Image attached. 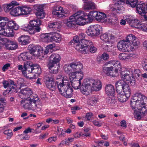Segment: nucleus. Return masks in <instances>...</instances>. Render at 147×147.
I'll return each mask as SVG.
<instances>
[{"instance_id":"39448f33","label":"nucleus","mask_w":147,"mask_h":147,"mask_svg":"<svg viewBox=\"0 0 147 147\" xmlns=\"http://www.w3.org/2000/svg\"><path fill=\"white\" fill-rule=\"evenodd\" d=\"M64 85L58 86V90L60 94L66 98H70L73 95V89L70 86L69 81L68 82H64Z\"/></svg>"},{"instance_id":"20e7f679","label":"nucleus","mask_w":147,"mask_h":147,"mask_svg":"<svg viewBox=\"0 0 147 147\" xmlns=\"http://www.w3.org/2000/svg\"><path fill=\"white\" fill-rule=\"evenodd\" d=\"M39 100L37 96L35 95L32 97V98L25 99L20 101L22 104L25 103L23 105L24 109L29 110H34L37 109V106L36 103L39 102Z\"/></svg>"},{"instance_id":"423d86ee","label":"nucleus","mask_w":147,"mask_h":147,"mask_svg":"<svg viewBox=\"0 0 147 147\" xmlns=\"http://www.w3.org/2000/svg\"><path fill=\"white\" fill-rule=\"evenodd\" d=\"M95 80L92 78L85 79L80 87V90L82 94L87 95L90 94L92 90Z\"/></svg>"},{"instance_id":"393cba45","label":"nucleus","mask_w":147,"mask_h":147,"mask_svg":"<svg viewBox=\"0 0 147 147\" xmlns=\"http://www.w3.org/2000/svg\"><path fill=\"white\" fill-rule=\"evenodd\" d=\"M8 44L5 46L7 49L9 50H14L18 47V45L16 42L10 40L8 41Z\"/></svg>"},{"instance_id":"72a5a7b5","label":"nucleus","mask_w":147,"mask_h":147,"mask_svg":"<svg viewBox=\"0 0 147 147\" xmlns=\"http://www.w3.org/2000/svg\"><path fill=\"white\" fill-rule=\"evenodd\" d=\"M29 24L30 25V26L32 28H39V26L41 24V21L39 20H31Z\"/></svg>"},{"instance_id":"2f4dec72","label":"nucleus","mask_w":147,"mask_h":147,"mask_svg":"<svg viewBox=\"0 0 147 147\" xmlns=\"http://www.w3.org/2000/svg\"><path fill=\"white\" fill-rule=\"evenodd\" d=\"M56 80V81L55 82H56L57 84L58 88V86H61L62 84H63L62 86L64 85L65 84H63L64 82H69V80L64 79L61 76H58L57 77Z\"/></svg>"},{"instance_id":"0eeeda50","label":"nucleus","mask_w":147,"mask_h":147,"mask_svg":"<svg viewBox=\"0 0 147 147\" xmlns=\"http://www.w3.org/2000/svg\"><path fill=\"white\" fill-rule=\"evenodd\" d=\"M38 48V46H35L34 45H29L28 47V49L30 51L21 53L18 57L19 60L20 61H22L30 60V59L32 58L33 56V53L35 52Z\"/></svg>"},{"instance_id":"dca6fc26","label":"nucleus","mask_w":147,"mask_h":147,"mask_svg":"<svg viewBox=\"0 0 147 147\" xmlns=\"http://www.w3.org/2000/svg\"><path fill=\"white\" fill-rule=\"evenodd\" d=\"M61 60L60 57L59 55L57 53L53 54L49 57V64L51 65L57 64Z\"/></svg>"},{"instance_id":"f8f14e48","label":"nucleus","mask_w":147,"mask_h":147,"mask_svg":"<svg viewBox=\"0 0 147 147\" xmlns=\"http://www.w3.org/2000/svg\"><path fill=\"white\" fill-rule=\"evenodd\" d=\"M125 40L127 43H129L133 46H138L139 44L138 39L136 38L134 35L131 34L127 36L126 37V40Z\"/></svg>"},{"instance_id":"09e8293b","label":"nucleus","mask_w":147,"mask_h":147,"mask_svg":"<svg viewBox=\"0 0 147 147\" xmlns=\"http://www.w3.org/2000/svg\"><path fill=\"white\" fill-rule=\"evenodd\" d=\"M120 67H118V68H115V69L113 68L110 76L112 77H116L118 76L119 75L118 70L120 71L121 68Z\"/></svg>"},{"instance_id":"7c9ffc66","label":"nucleus","mask_w":147,"mask_h":147,"mask_svg":"<svg viewBox=\"0 0 147 147\" xmlns=\"http://www.w3.org/2000/svg\"><path fill=\"white\" fill-rule=\"evenodd\" d=\"M49 34H52L53 41L56 42H59L61 40L62 38L60 34L56 32H51Z\"/></svg>"},{"instance_id":"c9c22d12","label":"nucleus","mask_w":147,"mask_h":147,"mask_svg":"<svg viewBox=\"0 0 147 147\" xmlns=\"http://www.w3.org/2000/svg\"><path fill=\"white\" fill-rule=\"evenodd\" d=\"M105 65H107L109 64L110 67H113L114 66L115 68H118V67H121V64L118 61L115 60H111L105 63Z\"/></svg>"},{"instance_id":"5701e85b","label":"nucleus","mask_w":147,"mask_h":147,"mask_svg":"<svg viewBox=\"0 0 147 147\" xmlns=\"http://www.w3.org/2000/svg\"><path fill=\"white\" fill-rule=\"evenodd\" d=\"M29 38L28 36L22 35L18 38V42L23 45H26L29 43Z\"/></svg>"},{"instance_id":"6ab92c4d","label":"nucleus","mask_w":147,"mask_h":147,"mask_svg":"<svg viewBox=\"0 0 147 147\" xmlns=\"http://www.w3.org/2000/svg\"><path fill=\"white\" fill-rule=\"evenodd\" d=\"M19 5L18 3L16 1H13L9 3L4 4L3 6L4 11L7 12L14 7Z\"/></svg>"},{"instance_id":"774afa93","label":"nucleus","mask_w":147,"mask_h":147,"mask_svg":"<svg viewBox=\"0 0 147 147\" xmlns=\"http://www.w3.org/2000/svg\"><path fill=\"white\" fill-rule=\"evenodd\" d=\"M142 66L144 69L147 71V59H144L142 61Z\"/></svg>"},{"instance_id":"13d9d810","label":"nucleus","mask_w":147,"mask_h":147,"mask_svg":"<svg viewBox=\"0 0 147 147\" xmlns=\"http://www.w3.org/2000/svg\"><path fill=\"white\" fill-rule=\"evenodd\" d=\"M44 5H42L36 4L34 6V9L37 11V12L43 11Z\"/></svg>"},{"instance_id":"e433bc0d","label":"nucleus","mask_w":147,"mask_h":147,"mask_svg":"<svg viewBox=\"0 0 147 147\" xmlns=\"http://www.w3.org/2000/svg\"><path fill=\"white\" fill-rule=\"evenodd\" d=\"M21 15L29 14L31 11L30 7L26 6L21 7Z\"/></svg>"},{"instance_id":"c85d7f7f","label":"nucleus","mask_w":147,"mask_h":147,"mask_svg":"<svg viewBox=\"0 0 147 147\" xmlns=\"http://www.w3.org/2000/svg\"><path fill=\"white\" fill-rule=\"evenodd\" d=\"M98 12L97 11H93L90 12L88 15L86 13L85 16L86 17L87 20H88L89 22H90L94 18H96V16L98 15Z\"/></svg>"},{"instance_id":"680f3d73","label":"nucleus","mask_w":147,"mask_h":147,"mask_svg":"<svg viewBox=\"0 0 147 147\" xmlns=\"http://www.w3.org/2000/svg\"><path fill=\"white\" fill-rule=\"evenodd\" d=\"M140 99V102H139L138 105H140V104H146V102H147V98L143 94H142V97Z\"/></svg>"},{"instance_id":"473e14b6","label":"nucleus","mask_w":147,"mask_h":147,"mask_svg":"<svg viewBox=\"0 0 147 147\" xmlns=\"http://www.w3.org/2000/svg\"><path fill=\"white\" fill-rule=\"evenodd\" d=\"M21 7H18L12 9L10 12V14L15 16L21 15Z\"/></svg>"},{"instance_id":"58836bf2","label":"nucleus","mask_w":147,"mask_h":147,"mask_svg":"<svg viewBox=\"0 0 147 147\" xmlns=\"http://www.w3.org/2000/svg\"><path fill=\"white\" fill-rule=\"evenodd\" d=\"M48 27V28H60L62 27V23L60 22H50L49 23Z\"/></svg>"},{"instance_id":"a878e982","label":"nucleus","mask_w":147,"mask_h":147,"mask_svg":"<svg viewBox=\"0 0 147 147\" xmlns=\"http://www.w3.org/2000/svg\"><path fill=\"white\" fill-rule=\"evenodd\" d=\"M70 84L75 89H78L79 88L80 89L81 84V80L78 79H75V78L70 80Z\"/></svg>"},{"instance_id":"6e6d98bb","label":"nucleus","mask_w":147,"mask_h":147,"mask_svg":"<svg viewBox=\"0 0 147 147\" xmlns=\"http://www.w3.org/2000/svg\"><path fill=\"white\" fill-rule=\"evenodd\" d=\"M35 14L37 18L38 19H43L45 18V13L43 11L37 12Z\"/></svg>"},{"instance_id":"ea45409f","label":"nucleus","mask_w":147,"mask_h":147,"mask_svg":"<svg viewBox=\"0 0 147 147\" xmlns=\"http://www.w3.org/2000/svg\"><path fill=\"white\" fill-rule=\"evenodd\" d=\"M49 33H50L45 34L42 38L43 42H48L53 41L52 35V34Z\"/></svg>"},{"instance_id":"f704fd0d","label":"nucleus","mask_w":147,"mask_h":147,"mask_svg":"<svg viewBox=\"0 0 147 147\" xmlns=\"http://www.w3.org/2000/svg\"><path fill=\"white\" fill-rule=\"evenodd\" d=\"M92 90L98 91L100 90L102 87L101 82L100 80H95Z\"/></svg>"},{"instance_id":"a19ab883","label":"nucleus","mask_w":147,"mask_h":147,"mask_svg":"<svg viewBox=\"0 0 147 147\" xmlns=\"http://www.w3.org/2000/svg\"><path fill=\"white\" fill-rule=\"evenodd\" d=\"M132 54L130 53L128 54L125 53H122L120 54L119 56V57L120 59L122 60H126L131 58L132 57Z\"/></svg>"},{"instance_id":"a18cd8bd","label":"nucleus","mask_w":147,"mask_h":147,"mask_svg":"<svg viewBox=\"0 0 147 147\" xmlns=\"http://www.w3.org/2000/svg\"><path fill=\"white\" fill-rule=\"evenodd\" d=\"M126 3L128 6L133 8L135 7L138 3L137 0H126Z\"/></svg>"},{"instance_id":"c756f323","label":"nucleus","mask_w":147,"mask_h":147,"mask_svg":"<svg viewBox=\"0 0 147 147\" xmlns=\"http://www.w3.org/2000/svg\"><path fill=\"white\" fill-rule=\"evenodd\" d=\"M98 15L96 17V20H97L101 22L108 21L106 15L105 13L101 12H98Z\"/></svg>"},{"instance_id":"3c124183","label":"nucleus","mask_w":147,"mask_h":147,"mask_svg":"<svg viewBox=\"0 0 147 147\" xmlns=\"http://www.w3.org/2000/svg\"><path fill=\"white\" fill-rule=\"evenodd\" d=\"M63 68L65 72L67 74L69 73V78L70 77V75L71 73H73V71H72V68H71L70 66L69 65H65L64 67Z\"/></svg>"},{"instance_id":"f3484780","label":"nucleus","mask_w":147,"mask_h":147,"mask_svg":"<svg viewBox=\"0 0 147 147\" xmlns=\"http://www.w3.org/2000/svg\"><path fill=\"white\" fill-rule=\"evenodd\" d=\"M82 43L83 45H86V46L87 47L88 49V53L89 51L91 53H94L96 51V48L93 46L92 42L91 41L83 40L82 41Z\"/></svg>"},{"instance_id":"2eb2a0df","label":"nucleus","mask_w":147,"mask_h":147,"mask_svg":"<svg viewBox=\"0 0 147 147\" xmlns=\"http://www.w3.org/2000/svg\"><path fill=\"white\" fill-rule=\"evenodd\" d=\"M136 9L140 14L147 13V4L140 2L138 4L136 7Z\"/></svg>"},{"instance_id":"a211bd4d","label":"nucleus","mask_w":147,"mask_h":147,"mask_svg":"<svg viewBox=\"0 0 147 147\" xmlns=\"http://www.w3.org/2000/svg\"><path fill=\"white\" fill-rule=\"evenodd\" d=\"M118 49L120 51H126L128 50L129 46L125 40L120 41L117 44Z\"/></svg>"},{"instance_id":"864d4df0","label":"nucleus","mask_w":147,"mask_h":147,"mask_svg":"<svg viewBox=\"0 0 147 147\" xmlns=\"http://www.w3.org/2000/svg\"><path fill=\"white\" fill-rule=\"evenodd\" d=\"M13 28H6L7 30V35L6 36L9 37H13L15 34V32L13 31Z\"/></svg>"},{"instance_id":"aec40b11","label":"nucleus","mask_w":147,"mask_h":147,"mask_svg":"<svg viewBox=\"0 0 147 147\" xmlns=\"http://www.w3.org/2000/svg\"><path fill=\"white\" fill-rule=\"evenodd\" d=\"M51 64L50 65V64L48 63L47 65L49 71L51 73L57 74L59 69V65L58 64Z\"/></svg>"},{"instance_id":"cd10ccee","label":"nucleus","mask_w":147,"mask_h":147,"mask_svg":"<svg viewBox=\"0 0 147 147\" xmlns=\"http://www.w3.org/2000/svg\"><path fill=\"white\" fill-rule=\"evenodd\" d=\"M105 90L106 94L108 95H113L115 92L114 88L111 84L106 85Z\"/></svg>"},{"instance_id":"ddd939ff","label":"nucleus","mask_w":147,"mask_h":147,"mask_svg":"<svg viewBox=\"0 0 147 147\" xmlns=\"http://www.w3.org/2000/svg\"><path fill=\"white\" fill-rule=\"evenodd\" d=\"M70 65L74 73L79 72L83 68L82 64L80 62H72L70 64Z\"/></svg>"},{"instance_id":"4c0bfd02","label":"nucleus","mask_w":147,"mask_h":147,"mask_svg":"<svg viewBox=\"0 0 147 147\" xmlns=\"http://www.w3.org/2000/svg\"><path fill=\"white\" fill-rule=\"evenodd\" d=\"M23 30L30 34H33L40 31V28H24Z\"/></svg>"},{"instance_id":"4468645a","label":"nucleus","mask_w":147,"mask_h":147,"mask_svg":"<svg viewBox=\"0 0 147 147\" xmlns=\"http://www.w3.org/2000/svg\"><path fill=\"white\" fill-rule=\"evenodd\" d=\"M52 13L59 18H63L64 17V10L63 8L60 6L55 7L52 11Z\"/></svg>"},{"instance_id":"4d7b16f0","label":"nucleus","mask_w":147,"mask_h":147,"mask_svg":"<svg viewBox=\"0 0 147 147\" xmlns=\"http://www.w3.org/2000/svg\"><path fill=\"white\" fill-rule=\"evenodd\" d=\"M80 43L79 42V37L77 36H74L73 39L71 40L69 42V44L71 45H74L75 44H77L78 43Z\"/></svg>"},{"instance_id":"9b49d317","label":"nucleus","mask_w":147,"mask_h":147,"mask_svg":"<svg viewBox=\"0 0 147 147\" xmlns=\"http://www.w3.org/2000/svg\"><path fill=\"white\" fill-rule=\"evenodd\" d=\"M142 94L140 93H136L131 98V105L132 109H135L136 107L139 105V102H140Z\"/></svg>"},{"instance_id":"0e129e2a","label":"nucleus","mask_w":147,"mask_h":147,"mask_svg":"<svg viewBox=\"0 0 147 147\" xmlns=\"http://www.w3.org/2000/svg\"><path fill=\"white\" fill-rule=\"evenodd\" d=\"M10 84L11 85H13L14 86H12L11 87V88L9 89L8 90L9 91V92H10L11 91V90H13H13H15V91H14L16 92V91H15V90L16 89H18L17 90H18V88H17L15 89L16 87V84H15L14 83V81H13L12 80H10Z\"/></svg>"},{"instance_id":"e2e57ef3","label":"nucleus","mask_w":147,"mask_h":147,"mask_svg":"<svg viewBox=\"0 0 147 147\" xmlns=\"http://www.w3.org/2000/svg\"><path fill=\"white\" fill-rule=\"evenodd\" d=\"M98 101V99L96 97L92 98L89 100L90 105L93 106L96 104Z\"/></svg>"},{"instance_id":"338daca9","label":"nucleus","mask_w":147,"mask_h":147,"mask_svg":"<svg viewBox=\"0 0 147 147\" xmlns=\"http://www.w3.org/2000/svg\"><path fill=\"white\" fill-rule=\"evenodd\" d=\"M74 140V138H69L67 139H66L65 141H62L61 144L62 143L63 144L64 143L68 145L70 143L72 142Z\"/></svg>"},{"instance_id":"c03bdc74","label":"nucleus","mask_w":147,"mask_h":147,"mask_svg":"<svg viewBox=\"0 0 147 147\" xmlns=\"http://www.w3.org/2000/svg\"><path fill=\"white\" fill-rule=\"evenodd\" d=\"M84 3H86L84 7L85 9L87 10L94 8V4L91 1L88 2V0H82Z\"/></svg>"},{"instance_id":"f03ea898","label":"nucleus","mask_w":147,"mask_h":147,"mask_svg":"<svg viewBox=\"0 0 147 147\" xmlns=\"http://www.w3.org/2000/svg\"><path fill=\"white\" fill-rule=\"evenodd\" d=\"M86 13L84 12L80 11L71 16L67 20L66 23L67 26L69 27H74L76 25L82 26L84 25L86 20L85 16Z\"/></svg>"},{"instance_id":"412c9836","label":"nucleus","mask_w":147,"mask_h":147,"mask_svg":"<svg viewBox=\"0 0 147 147\" xmlns=\"http://www.w3.org/2000/svg\"><path fill=\"white\" fill-rule=\"evenodd\" d=\"M84 76L83 72L81 71V70L79 72L77 73H71L70 75V80H71L72 79L75 78V79H78L80 80H82Z\"/></svg>"},{"instance_id":"b1692460","label":"nucleus","mask_w":147,"mask_h":147,"mask_svg":"<svg viewBox=\"0 0 147 147\" xmlns=\"http://www.w3.org/2000/svg\"><path fill=\"white\" fill-rule=\"evenodd\" d=\"M100 31L95 28H89L86 32L88 35L91 37L99 35Z\"/></svg>"},{"instance_id":"4be33fe9","label":"nucleus","mask_w":147,"mask_h":147,"mask_svg":"<svg viewBox=\"0 0 147 147\" xmlns=\"http://www.w3.org/2000/svg\"><path fill=\"white\" fill-rule=\"evenodd\" d=\"M113 44L111 42H107L105 45L104 48L105 50L107 52L112 53L114 55L116 54V53L114 51V47Z\"/></svg>"},{"instance_id":"79ce46f5","label":"nucleus","mask_w":147,"mask_h":147,"mask_svg":"<svg viewBox=\"0 0 147 147\" xmlns=\"http://www.w3.org/2000/svg\"><path fill=\"white\" fill-rule=\"evenodd\" d=\"M145 104H140V105H137L135 109H138L144 115V114L147 113V108H146L144 106Z\"/></svg>"},{"instance_id":"37998d69","label":"nucleus","mask_w":147,"mask_h":147,"mask_svg":"<svg viewBox=\"0 0 147 147\" xmlns=\"http://www.w3.org/2000/svg\"><path fill=\"white\" fill-rule=\"evenodd\" d=\"M109 55L107 53H104L101 57L97 59V61L102 63L103 62V60L106 61L109 58Z\"/></svg>"},{"instance_id":"8fccbe9b","label":"nucleus","mask_w":147,"mask_h":147,"mask_svg":"<svg viewBox=\"0 0 147 147\" xmlns=\"http://www.w3.org/2000/svg\"><path fill=\"white\" fill-rule=\"evenodd\" d=\"M116 101L115 99V98L111 95V97H108L107 98V102L109 104L111 105H113L115 104Z\"/></svg>"},{"instance_id":"bf43d9fd","label":"nucleus","mask_w":147,"mask_h":147,"mask_svg":"<svg viewBox=\"0 0 147 147\" xmlns=\"http://www.w3.org/2000/svg\"><path fill=\"white\" fill-rule=\"evenodd\" d=\"M7 20L8 18H7L3 17V18L1 20L2 21L0 22V27L7 28V22H6V20Z\"/></svg>"},{"instance_id":"052dcab7","label":"nucleus","mask_w":147,"mask_h":147,"mask_svg":"<svg viewBox=\"0 0 147 147\" xmlns=\"http://www.w3.org/2000/svg\"><path fill=\"white\" fill-rule=\"evenodd\" d=\"M124 18L125 19L127 22L130 23H131L132 21L135 20L134 17L130 15H127L124 16Z\"/></svg>"},{"instance_id":"9d476101","label":"nucleus","mask_w":147,"mask_h":147,"mask_svg":"<svg viewBox=\"0 0 147 147\" xmlns=\"http://www.w3.org/2000/svg\"><path fill=\"white\" fill-rule=\"evenodd\" d=\"M81 42L80 43L75 44L74 45H72L75 48V49L79 52L85 54L88 53V49L86 47V45L83 44L82 41L83 40H86L84 39L81 38Z\"/></svg>"},{"instance_id":"603ef678","label":"nucleus","mask_w":147,"mask_h":147,"mask_svg":"<svg viewBox=\"0 0 147 147\" xmlns=\"http://www.w3.org/2000/svg\"><path fill=\"white\" fill-rule=\"evenodd\" d=\"M100 39L106 43L109 41V36L107 34L104 33L102 34L100 36Z\"/></svg>"},{"instance_id":"1a4fd4ad","label":"nucleus","mask_w":147,"mask_h":147,"mask_svg":"<svg viewBox=\"0 0 147 147\" xmlns=\"http://www.w3.org/2000/svg\"><path fill=\"white\" fill-rule=\"evenodd\" d=\"M20 89V87L19 88L18 90H17L18 89L15 90L16 92H19L20 94L19 95V96L22 99H23V97H21L22 95H23L24 98H25V99H27V98H28L31 96V97H32V96H31L33 92L32 91L31 89L28 88H24L20 90V91L19 90Z\"/></svg>"},{"instance_id":"49530a36","label":"nucleus","mask_w":147,"mask_h":147,"mask_svg":"<svg viewBox=\"0 0 147 147\" xmlns=\"http://www.w3.org/2000/svg\"><path fill=\"white\" fill-rule=\"evenodd\" d=\"M113 68V67H104L103 68V71L107 76H110Z\"/></svg>"},{"instance_id":"6e6552de","label":"nucleus","mask_w":147,"mask_h":147,"mask_svg":"<svg viewBox=\"0 0 147 147\" xmlns=\"http://www.w3.org/2000/svg\"><path fill=\"white\" fill-rule=\"evenodd\" d=\"M49 74L45 76L44 78L45 80V84L47 87L52 91L55 90L57 87L56 82Z\"/></svg>"},{"instance_id":"f257e3e1","label":"nucleus","mask_w":147,"mask_h":147,"mask_svg":"<svg viewBox=\"0 0 147 147\" xmlns=\"http://www.w3.org/2000/svg\"><path fill=\"white\" fill-rule=\"evenodd\" d=\"M115 86L118 100L122 102L126 101L131 95V89L128 84L121 81L117 82Z\"/></svg>"},{"instance_id":"de8ad7c7","label":"nucleus","mask_w":147,"mask_h":147,"mask_svg":"<svg viewBox=\"0 0 147 147\" xmlns=\"http://www.w3.org/2000/svg\"><path fill=\"white\" fill-rule=\"evenodd\" d=\"M137 109H135L134 110V109H133L134 111H135L134 113V116L136 119L139 120L142 117H143L144 115L139 110L137 111Z\"/></svg>"},{"instance_id":"7ed1b4c3","label":"nucleus","mask_w":147,"mask_h":147,"mask_svg":"<svg viewBox=\"0 0 147 147\" xmlns=\"http://www.w3.org/2000/svg\"><path fill=\"white\" fill-rule=\"evenodd\" d=\"M120 77L122 80H120L117 82L123 81L125 83H130L132 86L135 84V79L130 74V72L127 70V69L125 68L122 67L120 68Z\"/></svg>"},{"instance_id":"5fc2aeb1","label":"nucleus","mask_w":147,"mask_h":147,"mask_svg":"<svg viewBox=\"0 0 147 147\" xmlns=\"http://www.w3.org/2000/svg\"><path fill=\"white\" fill-rule=\"evenodd\" d=\"M19 26L14 21L7 22V28H19Z\"/></svg>"},{"instance_id":"69168bd1","label":"nucleus","mask_w":147,"mask_h":147,"mask_svg":"<svg viewBox=\"0 0 147 147\" xmlns=\"http://www.w3.org/2000/svg\"><path fill=\"white\" fill-rule=\"evenodd\" d=\"M114 3L116 5H118L123 4L126 2V0H113Z\"/></svg>"},{"instance_id":"bb28decb","label":"nucleus","mask_w":147,"mask_h":147,"mask_svg":"<svg viewBox=\"0 0 147 147\" xmlns=\"http://www.w3.org/2000/svg\"><path fill=\"white\" fill-rule=\"evenodd\" d=\"M32 63L31 62H27L24 65V71H26L28 73H32Z\"/></svg>"}]
</instances>
